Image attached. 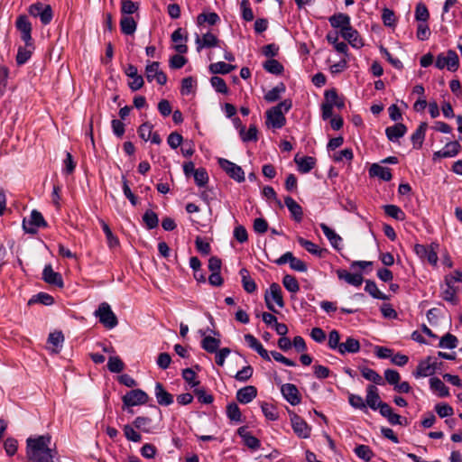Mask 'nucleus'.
<instances>
[{
	"instance_id": "9",
	"label": "nucleus",
	"mask_w": 462,
	"mask_h": 462,
	"mask_svg": "<svg viewBox=\"0 0 462 462\" xmlns=\"http://www.w3.org/2000/svg\"><path fill=\"white\" fill-rule=\"evenodd\" d=\"M437 366V358L434 356H428L427 358L420 361L416 370L412 372V374L416 378L430 376L436 372Z\"/></svg>"
},
{
	"instance_id": "37",
	"label": "nucleus",
	"mask_w": 462,
	"mask_h": 462,
	"mask_svg": "<svg viewBox=\"0 0 462 462\" xmlns=\"http://www.w3.org/2000/svg\"><path fill=\"white\" fill-rule=\"evenodd\" d=\"M236 67L234 65L227 64L224 61H218V62L210 64L208 69L212 74L225 75V74L230 73L231 71L236 69Z\"/></svg>"
},
{
	"instance_id": "62",
	"label": "nucleus",
	"mask_w": 462,
	"mask_h": 462,
	"mask_svg": "<svg viewBox=\"0 0 462 462\" xmlns=\"http://www.w3.org/2000/svg\"><path fill=\"white\" fill-rule=\"evenodd\" d=\"M210 83L217 92L222 94H226L228 92L226 81L222 78L214 76L210 79Z\"/></svg>"
},
{
	"instance_id": "8",
	"label": "nucleus",
	"mask_w": 462,
	"mask_h": 462,
	"mask_svg": "<svg viewBox=\"0 0 462 462\" xmlns=\"http://www.w3.org/2000/svg\"><path fill=\"white\" fill-rule=\"evenodd\" d=\"M28 13L33 17H40L42 23L44 25L49 24L53 17L51 6L40 2L31 5Z\"/></svg>"
},
{
	"instance_id": "20",
	"label": "nucleus",
	"mask_w": 462,
	"mask_h": 462,
	"mask_svg": "<svg viewBox=\"0 0 462 462\" xmlns=\"http://www.w3.org/2000/svg\"><path fill=\"white\" fill-rule=\"evenodd\" d=\"M195 43L197 45V51L199 52L203 48H212L217 46L219 40L213 33L207 32L201 37L197 35Z\"/></svg>"
},
{
	"instance_id": "45",
	"label": "nucleus",
	"mask_w": 462,
	"mask_h": 462,
	"mask_svg": "<svg viewBox=\"0 0 462 462\" xmlns=\"http://www.w3.org/2000/svg\"><path fill=\"white\" fill-rule=\"evenodd\" d=\"M298 243L311 254L318 256L322 255L323 250L319 248V246L313 242L307 240L303 237H298Z\"/></svg>"
},
{
	"instance_id": "11",
	"label": "nucleus",
	"mask_w": 462,
	"mask_h": 462,
	"mask_svg": "<svg viewBox=\"0 0 462 462\" xmlns=\"http://www.w3.org/2000/svg\"><path fill=\"white\" fill-rule=\"evenodd\" d=\"M46 226L47 223L42 215L37 210H32L30 218H24L23 221V228L28 234H36L38 228L45 227Z\"/></svg>"
},
{
	"instance_id": "43",
	"label": "nucleus",
	"mask_w": 462,
	"mask_h": 462,
	"mask_svg": "<svg viewBox=\"0 0 462 462\" xmlns=\"http://www.w3.org/2000/svg\"><path fill=\"white\" fill-rule=\"evenodd\" d=\"M447 288L442 292V299L453 305L458 303L457 289L450 282H446Z\"/></svg>"
},
{
	"instance_id": "53",
	"label": "nucleus",
	"mask_w": 462,
	"mask_h": 462,
	"mask_svg": "<svg viewBox=\"0 0 462 462\" xmlns=\"http://www.w3.org/2000/svg\"><path fill=\"white\" fill-rule=\"evenodd\" d=\"M54 299L51 295L46 292H40L37 295H34L28 302V304L32 303H41L46 306H50L53 304Z\"/></svg>"
},
{
	"instance_id": "38",
	"label": "nucleus",
	"mask_w": 462,
	"mask_h": 462,
	"mask_svg": "<svg viewBox=\"0 0 462 462\" xmlns=\"http://www.w3.org/2000/svg\"><path fill=\"white\" fill-rule=\"evenodd\" d=\"M285 90V85L281 82L264 95V99L269 103L275 102L280 99L281 95L284 93Z\"/></svg>"
},
{
	"instance_id": "58",
	"label": "nucleus",
	"mask_w": 462,
	"mask_h": 462,
	"mask_svg": "<svg viewBox=\"0 0 462 462\" xmlns=\"http://www.w3.org/2000/svg\"><path fill=\"white\" fill-rule=\"evenodd\" d=\"M159 67L160 63L158 61H152L146 65L145 76L149 82H152L156 78L157 73L162 71Z\"/></svg>"
},
{
	"instance_id": "1",
	"label": "nucleus",
	"mask_w": 462,
	"mask_h": 462,
	"mask_svg": "<svg viewBox=\"0 0 462 462\" xmlns=\"http://www.w3.org/2000/svg\"><path fill=\"white\" fill-rule=\"evenodd\" d=\"M28 458L32 462H61L49 434L34 438H28L26 440Z\"/></svg>"
},
{
	"instance_id": "22",
	"label": "nucleus",
	"mask_w": 462,
	"mask_h": 462,
	"mask_svg": "<svg viewBox=\"0 0 462 462\" xmlns=\"http://www.w3.org/2000/svg\"><path fill=\"white\" fill-rule=\"evenodd\" d=\"M338 279L355 287H359L363 282V277L360 273H352L346 270L340 269L337 271Z\"/></svg>"
},
{
	"instance_id": "54",
	"label": "nucleus",
	"mask_w": 462,
	"mask_h": 462,
	"mask_svg": "<svg viewBox=\"0 0 462 462\" xmlns=\"http://www.w3.org/2000/svg\"><path fill=\"white\" fill-rule=\"evenodd\" d=\"M220 18L217 14L216 13H202L198 15L197 22L198 24L201 25L204 23H208L210 25L216 24L217 22H219Z\"/></svg>"
},
{
	"instance_id": "60",
	"label": "nucleus",
	"mask_w": 462,
	"mask_h": 462,
	"mask_svg": "<svg viewBox=\"0 0 462 462\" xmlns=\"http://www.w3.org/2000/svg\"><path fill=\"white\" fill-rule=\"evenodd\" d=\"M226 416L234 421H241V411L238 405L235 402L229 403L226 406Z\"/></svg>"
},
{
	"instance_id": "2",
	"label": "nucleus",
	"mask_w": 462,
	"mask_h": 462,
	"mask_svg": "<svg viewBox=\"0 0 462 462\" xmlns=\"http://www.w3.org/2000/svg\"><path fill=\"white\" fill-rule=\"evenodd\" d=\"M292 106L291 99H284L278 105L271 107L266 111V125L274 129H280L286 124L284 114L287 113Z\"/></svg>"
},
{
	"instance_id": "12",
	"label": "nucleus",
	"mask_w": 462,
	"mask_h": 462,
	"mask_svg": "<svg viewBox=\"0 0 462 462\" xmlns=\"http://www.w3.org/2000/svg\"><path fill=\"white\" fill-rule=\"evenodd\" d=\"M291 423L294 433L301 439H308L310 436L311 428L299 415L290 412Z\"/></svg>"
},
{
	"instance_id": "49",
	"label": "nucleus",
	"mask_w": 462,
	"mask_h": 462,
	"mask_svg": "<svg viewBox=\"0 0 462 462\" xmlns=\"http://www.w3.org/2000/svg\"><path fill=\"white\" fill-rule=\"evenodd\" d=\"M282 284L290 292L296 293L300 291V284L297 279L291 274H286L283 276Z\"/></svg>"
},
{
	"instance_id": "7",
	"label": "nucleus",
	"mask_w": 462,
	"mask_h": 462,
	"mask_svg": "<svg viewBox=\"0 0 462 462\" xmlns=\"http://www.w3.org/2000/svg\"><path fill=\"white\" fill-rule=\"evenodd\" d=\"M264 300L268 310L273 312H276V310L274 309L273 301H274L280 308L284 307L282 289L278 283L273 282L270 285L269 291L264 294Z\"/></svg>"
},
{
	"instance_id": "42",
	"label": "nucleus",
	"mask_w": 462,
	"mask_h": 462,
	"mask_svg": "<svg viewBox=\"0 0 462 462\" xmlns=\"http://www.w3.org/2000/svg\"><path fill=\"white\" fill-rule=\"evenodd\" d=\"M220 345V340L213 337L207 336L201 341V346L208 353H217Z\"/></svg>"
},
{
	"instance_id": "25",
	"label": "nucleus",
	"mask_w": 462,
	"mask_h": 462,
	"mask_svg": "<svg viewBox=\"0 0 462 462\" xmlns=\"http://www.w3.org/2000/svg\"><path fill=\"white\" fill-rule=\"evenodd\" d=\"M237 433L243 439L245 445L249 448L255 450L260 448V440L248 432L245 427H240L237 430Z\"/></svg>"
},
{
	"instance_id": "16",
	"label": "nucleus",
	"mask_w": 462,
	"mask_h": 462,
	"mask_svg": "<svg viewBox=\"0 0 462 462\" xmlns=\"http://www.w3.org/2000/svg\"><path fill=\"white\" fill-rule=\"evenodd\" d=\"M460 148L461 145L459 141L449 142L443 147V149L433 153V160L455 157L459 152Z\"/></svg>"
},
{
	"instance_id": "32",
	"label": "nucleus",
	"mask_w": 462,
	"mask_h": 462,
	"mask_svg": "<svg viewBox=\"0 0 462 462\" xmlns=\"http://www.w3.org/2000/svg\"><path fill=\"white\" fill-rule=\"evenodd\" d=\"M295 162L298 165L299 171L302 173L310 172L316 164V159L310 156L299 158L295 157Z\"/></svg>"
},
{
	"instance_id": "26",
	"label": "nucleus",
	"mask_w": 462,
	"mask_h": 462,
	"mask_svg": "<svg viewBox=\"0 0 462 462\" xmlns=\"http://www.w3.org/2000/svg\"><path fill=\"white\" fill-rule=\"evenodd\" d=\"M427 127L428 125L426 123H420L415 132L411 134V141L414 149L421 148L425 139Z\"/></svg>"
},
{
	"instance_id": "51",
	"label": "nucleus",
	"mask_w": 462,
	"mask_h": 462,
	"mask_svg": "<svg viewBox=\"0 0 462 462\" xmlns=\"http://www.w3.org/2000/svg\"><path fill=\"white\" fill-rule=\"evenodd\" d=\"M143 221L148 229H153L158 226L159 218L155 212L152 210H146L143 216Z\"/></svg>"
},
{
	"instance_id": "41",
	"label": "nucleus",
	"mask_w": 462,
	"mask_h": 462,
	"mask_svg": "<svg viewBox=\"0 0 462 462\" xmlns=\"http://www.w3.org/2000/svg\"><path fill=\"white\" fill-rule=\"evenodd\" d=\"M33 49L34 47L32 42V47H27L26 45L24 47H19L16 55V63L18 65H23L26 63L30 60Z\"/></svg>"
},
{
	"instance_id": "24",
	"label": "nucleus",
	"mask_w": 462,
	"mask_h": 462,
	"mask_svg": "<svg viewBox=\"0 0 462 462\" xmlns=\"http://www.w3.org/2000/svg\"><path fill=\"white\" fill-rule=\"evenodd\" d=\"M284 203L296 222H300L303 217V210L301 206L297 203L291 197H286Z\"/></svg>"
},
{
	"instance_id": "29",
	"label": "nucleus",
	"mask_w": 462,
	"mask_h": 462,
	"mask_svg": "<svg viewBox=\"0 0 462 462\" xmlns=\"http://www.w3.org/2000/svg\"><path fill=\"white\" fill-rule=\"evenodd\" d=\"M360 349V343L357 339L348 337L346 342L341 343L338 353L340 355H346L347 353L354 354L357 353Z\"/></svg>"
},
{
	"instance_id": "55",
	"label": "nucleus",
	"mask_w": 462,
	"mask_h": 462,
	"mask_svg": "<svg viewBox=\"0 0 462 462\" xmlns=\"http://www.w3.org/2000/svg\"><path fill=\"white\" fill-rule=\"evenodd\" d=\"M107 368L112 373H121L125 369V364L119 356H110Z\"/></svg>"
},
{
	"instance_id": "27",
	"label": "nucleus",
	"mask_w": 462,
	"mask_h": 462,
	"mask_svg": "<svg viewBox=\"0 0 462 462\" xmlns=\"http://www.w3.org/2000/svg\"><path fill=\"white\" fill-rule=\"evenodd\" d=\"M328 21L332 27L340 29V32L343 31V28H346L351 24L350 17L343 13H338L330 16Z\"/></svg>"
},
{
	"instance_id": "56",
	"label": "nucleus",
	"mask_w": 462,
	"mask_h": 462,
	"mask_svg": "<svg viewBox=\"0 0 462 462\" xmlns=\"http://www.w3.org/2000/svg\"><path fill=\"white\" fill-rule=\"evenodd\" d=\"M430 18V13L423 3H419L415 9V19L419 23L427 22Z\"/></svg>"
},
{
	"instance_id": "34",
	"label": "nucleus",
	"mask_w": 462,
	"mask_h": 462,
	"mask_svg": "<svg viewBox=\"0 0 462 462\" xmlns=\"http://www.w3.org/2000/svg\"><path fill=\"white\" fill-rule=\"evenodd\" d=\"M383 208L386 216L395 220L403 221L406 217V214L404 213V211L396 205H384L383 206Z\"/></svg>"
},
{
	"instance_id": "50",
	"label": "nucleus",
	"mask_w": 462,
	"mask_h": 462,
	"mask_svg": "<svg viewBox=\"0 0 462 462\" xmlns=\"http://www.w3.org/2000/svg\"><path fill=\"white\" fill-rule=\"evenodd\" d=\"M382 20L385 26L394 28L397 23V18L394 12L389 8H383L382 13Z\"/></svg>"
},
{
	"instance_id": "48",
	"label": "nucleus",
	"mask_w": 462,
	"mask_h": 462,
	"mask_svg": "<svg viewBox=\"0 0 462 462\" xmlns=\"http://www.w3.org/2000/svg\"><path fill=\"white\" fill-rule=\"evenodd\" d=\"M139 9V4L131 0L121 1V13L123 16H130Z\"/></svg>"
},
{
	"instance_id": "5",
	"label": "nucleus",
	"mask_w": 462,
	"mask_h": 462,
	"mask_svg": "<svg viewBox=\"0 0 462 462\" xmlns=\"http://www.w3.org/2000/svg\"><path fill=\"white\" fill-rule=\"evenodd\" d=\"M435 67L439 69H447L449 71H457L459 67V58L453 50L438 54L435 60Z\"/></svg>"
},
{
	"instance_id": "3",
	"label": "nucleus",
	"mask_w": 462,
	"mask_h": 462,
	"mask_svg": "<svg viewBox=\"0 0 462 462\" xmlns=\"http://www.w3.org/2000/svg\"><path fill=\"white\" fill-rule=\"evenodd\" d=\"M348 402L355 409L366 411L367 407H369L375 411V385L374 383L368 385L365 401L359 395L350 393L348 395Z\"/></svg>"
},
{
	"instance_id": "57",
	"label": "nucleus",
	"mask_w": 462,
	"mask_h": 462,
	"mask_svg": "<svg viewBox=\"0 0 462 462\" xmlns=\"http://www.w3.org/2000/svg\"><path fill=\"white\" fill-rule=\"evenodd\" d=\"M194 394L198 398L199 402L204 404H210L214 401L213 395L208 393L205 388H195Z\"/></svg>"
},
{
	"instance_id": "33",
	"label": "nucleus",
	"mask_w": 462,
	"mask_h": 462,
	"mask_svg": "<svg viewBox=\"0 0 462 462\" xmlns=\"http://www.w3.org/2000/svg\"><path fill=\"white\" fill-rule=\"evenodd\" d=\"M430 389L437 393L439 397H447L449 395L448 388L438 377H431L430 379Z\"/></svg>"
},
{
	"instance_id": "6",
	"label": "nucleus",
	"mask_w": 462,
	"mask_h": 462,
	"mask_svg": "<svg viewBox=\"0 0 462 462\" xmlns=\"http://www.w3.org/2000/svg\"><path fill=\"white\" fill-rule=\"evenodd\" d=\"M438 244L432 243L430 245L416 244L414 245V253L422 261H427L430 264L436 266L438 263L437 249Z\"/></svg>"
},
{
	"instance_id": "52",
	"label": "nucleus",
	"mask_w": 462,
	"mask_h": 462,
	"mask_svg": "<svg viewBox=\"0 0 462 462\" xmlns=\"http://www.w3.org/2000/svg\"><path fill=\"white\" fill-rule=\"evenodd\" d=\"M457 342L458 340L456 336L447 333L440 338L439 346L441 348L453 349L457 347Z\"/></svg>"
},
{
	"instance_id": "44",
	"label": "nucleus",
	"mask_w": 462,
	"mask_h": 462,
	"mask_svg": "<svg viewBox=\"0 0 462 462\" xmlns=\"http://www.w3.org/2000/svg\"><path fill=\"white\" fill-rule=\"evenodd\" d=\"M152 420L149 417L138 416L133 421V425L134 428L141 430L145 433H149L152 431Z\"/></svg>"
},
{
	"instance_id": "36",
	"label": "nucleus",
	"mask_w": 462,
	"mask_h": 462,
	"mask_svg": "<svg viewBox=\"0 0 462 462\" xmlns=\"http://www.w3.org/2000/svg\"><path fill=\"white\" fill-rule=\"evenodd\" d=\"M257 134L258 130L254 125H251L247 131L245 126H241L239 129V135L245 143L256 142L258 139Z\"/></svg>"
},
{
	"instance_id": "15",
	"label": "nucleus",
	"mask_w": 462,
	"mask_h": 462,
	"mask_svg": "<svg viewBox=\"0 0 462 462\" xmlns=\"http://www.w3.org/2000/svg\"><path fill=\"white\" fill-rule=\"evenodd\" d=\"M377 409L380 414L384 417L391 425H402V418L395 413L393 408L386 402H377Z\"/></svg>"
},
{
	"instance_id": "61",
	"label": "nucleus",
	"mask_w": 462,
	"mask_h": 462,
	"mask_svg": "<svg viewBox=\"0 0 462 462\" xmlns=\"http://www.w3.org/2000/svg\"><path fill=\"white\" fill-rule=\"evenodd\" d=\"M355 453L358 457H360L365 461H369L374 456L372 449L368 446H365V445L356 446L355 448Z\"/></svg>"
},
{
	"instance_id": "21",
	"label": "nucleus",
	"mask_w": 462,
	"mask_h": 462,
	"mask_svg": "<svg viewBox=\"0 0 462 462\" xmlns=\"http://www.w3.org/2000/svg\"><path fill=\"white\" fill-rule=\"evenodd\" d=\"M407 132V127L402 124L397 123L392 126H388L385 129V134L389 141L396 143L402 138Z\"/></svg>"
},
{
	"instance_id": "59",
	"label": "nucleus",
	"mask_w": 462,
	"mask_h": 462,
	"mask_svg": "<svg viewBox=\"0 0 462 462\" xmlns=\"http://www.w3.org/2000/svg\"><path fill=\"white\" fill-rule=\"evenodd\" d=\"M193 177L199 187H204L208 182V174L205 168H198Z\"/></svg>"
},
{
	"instance_id": "40",
	"label": "nucleus",
	"mask_w": 462,
	"mask_h": 462,
	"mask_svg": "<svg viewBox=\"0 0 462 462\" xmlns=\"http://www.w3.org/2000/svg\"><path fill=\"white\" fill-rule=\"evenodd\" d=\"M325 100L330 102L333 106L342 109L345 107V101L339 97L335 89H329L325 92Z\"/></svg>"
},
{
	"instance_id": "35",
	"label": "nucleus",
	"mask_w": 462,
	"mask_h": 462,
	"mask_svg": "<svg viewBox=\"0 0 462 462\" xmlns=\"http://www.w3.org/2000/svg\"><path fill=\"white\" fill-rule=\"evenodd\" d=\"M64 342V336L61 331H54L48 337V343L52 346L51 351L58 354Z\"/></svg>"
},
{
	"instance_id": "14",
	"label": "nucleus",
	"mask_w": 462,
	"mask_h": 462,
	"mask_svg": "<svg viewBox=\"0 0 462 462\" xmlns=\"http://www.w3.org/2000/svg\"><path fill=\"white\" fill-rule=\"evenodd\" d=\"M17 30L21 32V39L27 47H32V23L26 15H19L15 22Z\"/></svg>"
},
{
	"instance_id": "64",
	"label": "nucleus",
	"mask_w": 462,
	"mask_h": 462,
	"mask_svg": "<svg viewBox=\"0 0 462 462\" xmlns=\"http://www.w3.org/2000/svg\"><path fill=\"white\" fill-rule=\"evenodd\" d=\"M196 373L192 368H185L182 370L183 379L191 386L197 387L199 384V381L196 380Z\"/></svg>"
},
{
	"instance_id": "63",
	"label": "nucleus",
	"mask_w": 462,
	"mask_h": 462,
	"mask_svg": "<svg viewBox=\"0 0 462 462\" xmlns=\"http://www.w3.org/2000/svg\"><path fill=\"white\" fill-rule=\"evenodd\" d=\"M125 437L133 442H140L142 440V436L139 432H137L131 425L126 424L123 428Z\"/></svg>"
},
{
	"instance_id": "13",
	"label": "nucleus",
	"mask_w": 462,
	"mask_h": 462,
	"mask_svg": "<svg viewBox=\"0 0 462 462\" xmlns=\"http://www.w3.org/2000/svg\"><path fill=\"white\" fill-rule=\"evenodd\" d=\"M218 164L230 178L237 182H243L245 180V172L240 166L224 158L218 160Z\"/></svg>"
},
{
	"instance_id": "47",
	"label": "nucleus",
	"mask_w": 462,
	"mask_h": 462,
	"mask_svg": "<svg viewBox=\"0 0 462 462\" xmlns=\"http://www.w3.org/2000/svg\"><path fill=\"white\" fill-rule=\"evenodd\" d=\"M102 229L106 235L107 245L110 248L119 245L118 238L112 233L109 226L104 221L100 220Z\"/></svg>"
},
{
	"instance_id": "18",
	"label": "nucleus",
	"mask_w": 462,
	"mask_h": 462,
	"mask_svg": "<svg viewBox=\"0 0 462 462\" xmlns=\"http://www.w3.org/2000/svg\"><path fill=\"white\" fill-rule=\"evenodd\" d=\"M154 395L159 405L169 406L173 403V395L165 390L162 383H155Z\"/></svg>"
},
{
	"instance_id": "28",
	"label": "nucleus",
	"mask_w": 462,
	"mask_h": 462,
	"mask_svg": "<svg viewBox=\"0 0 462 462\" xmlns=\"http://www.w3.org/2000/svg\"><path fill=\"white\" fill-rule=\"evenodd\" d=\"M341 36L346 40L353 47H359L362 45L361 39L356 30H355L351 24L348 27L343 28L340 32Z\"/></svg>"
},
{
	"instance_id": "10",
	"label": "nucleus",
	"mask_w": 462,
	"mask_h": 462,
	"mask_svg": "<svg viewBox=\"0 0 462 462\" xmlns=\"http://www.w3.org/2000/svg\"><path fill=\"white\" fill-rule=\"evenodd\" d=\"M125 407H133L136 405H143L148 402V394L141 390L134 389L127 392L122 398Z\"/></svg>"
},
{
	"instance_id": "30",
	"label": "nucleus",
	"mask_w": 462,
	"mask_h": 462,
	"mask_svg": "<svg viewBox=\"0 0 462 462\" xmlns=\"http://www.w3.org/2000/svg\"><path fill=\"white\" fill-rule=\"evenodd\" d=\"M239 274L242 279V285L244 290L248 293L254 292L257 286L254 279L250 276L249 271L246 268H242L239 271Z\"/></svg>"
},
{
	"instance_id": "39",
	"label": "nucleus",
	"mask_w": 462,
	"mask_h": 462,
	"mask_svg": "<svg viewBox=\"0 0 462 462\" xmlns=\"http://www.w3.org/2000/svg\"><path fill=\"white\" fill-rule=\"evenodd\" d=\"M320 228L323 231L326 237L329 240L331 245L335 248L338 247V244L342 241V238L326 224H320Z\"/></svg>"
},
{
	"instance_id": "31",
	"label": "nucleus",
	"mask_w": 462,
	"mask_h": 462,
	"mask_svg": "<svg viewBox=\"0 0 462 462\" xmlns=\"http://www.w3.org/2000/svg\"><path fill=\"white\" fill-rule=\"evenodd\" d=\"M120 28L122 33L125 35H132L137 28V23L132 16H122L120 20Z\"/></svg>"
},
{
	"instance_id": "4",
	"label": "nucleus",
	"mask_w": 462,
	"mask_h": 462,
	"mask_svg": "<svg viewBox=\"0 0 462 462\" xmlns=\"http://www.w3.org/2000/svg\"><path fill=\"white\" fill-rule=\"evenodd\" d=\"M94 315L106 328L112 329L118 324L117 317L106 302L100 303Z\"/></svg>"
},
{
	"instance_id": "19",
	"label": "nucleus",
	"mask_w": 462,
	"mask_h": 462,
	"mask_svg": "<svg viewBox=\"0 0 462 462\" xmlns=\"http://www.w3.org/2000/svg\"><path fill=\"white\" fill-rule=\"evenodd\" d=\"M42 279L45 282L58 286L60 288H62L64 285L61 274L54 272L51 264H48L44 267L42 272Z\"/></svg>"
},
{
	"instance_id": "17",
	"label": "nucleus",
	"mask_w": 462,
	"mask_h": 462,
	"mask_svg": "<svg viewBox=\"0 0 462 462\" xmlns=\"http://www.w3.org/2000/svg\"><path fill=\"white\" fill-rule=\"evenodd\" d=\"M283 397L291 405H297L300 402L301 397L296 385L292 383H284L281 387Z\"/></svg>"
},
{
	"instance_id": "23",
	"label": "nucleus",
	"mask_w": 462,
	"mask_h": 462,
	"mask_svg": "<svg viewBox=\"0 0 462 462\" xmlns=\"http://www.w3.org/2000/svg\"><path fill=\"white\" fill-rule=\"evenodd\" d=\"M257 395V390L253 385H247L239 389L236 393V400L243 404L252 402Z\"/></svg>"
},
{
	"instance_id": "46",
	"label": "nucleus",
	"mask_w": 462,
	"mask_h": 462,
	"mask_svg": "<svg viewBox=\"0 0 462 462\" xmlns=\"http://www.w3.org/2000/svg\"><path fill=\"white\" fill-rule=\"evenodd\" d=\"M263 69L269 73L280 75L283 71V66L277 60L270 59L263 63Z\"/></svg>"
}]
</instances>
